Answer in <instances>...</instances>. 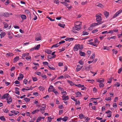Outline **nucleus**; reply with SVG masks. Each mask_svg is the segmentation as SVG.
I'll use <instances>...</instances> for the list:
<instances>
[{"label": "nucleus", "mask_w": 122, "mask_h": 122, "mask_svg": "<svg viewBox=\"0 0 122 122\" xmlns=\"http://www.w3.org/2000/svg\"><path fill=\"white\" fill-rule=\"evenodd\" d=\"M5 35V33L4 32H2L1 34H0L1 38H2Z\"/></svg>", "instance_id": "nucleus-24"}, {"label": "nucleus", "mask_w": 122, "mask_h": 122, "mask_svg": "<svg viewBox=\"0 0 122 122\" xmlns=\"http://www.w3.org/2000/svg\"><path fill=\"white\" fill-rule=\"evenodd\" d=\"M0 119L3 121H5V119L4 116L0 117Z\"/></svg>", "instance_id": "nucleus-39"}, {"label": "nucleus", "mask_w": 122, "mask_h": 122, "mask_svg": "<svg viewBox=\"0 0 122 122\" xmlns=\"http://www.w3.org/2000/svg\"><path fill=\"white\" fill-rule=\"evenodd\" d=\"M56 77L57 75H55L54 76H53L52 78L51 79V81H52L54 80L55 79V78ZM50 80H51V79H50Z\"/></svg>", "instance_id": "nucleus-44"}, {"label": "nucleus", "mask_w": 122, "mask_h": 122, "mask_svg": "<svg viewBox=\"0 0 122 122\" xmlns=\"http://www.w3.org/2000/svg\"><path fill=\"white\" fill-rule=\"evenodd\" d=\"M56 56V55H54L53 56H48V57L49 59H51L52 58H55Z\"/></svg>", "instance_id": "nucleus-51"}, {"label": "nucleus", "mask_w": 122, "mask_h": 122, "mask_svg": "<svg viewBox=\"0 0 122 122\" xmlns=\"http://www.w3.org/2000/svg\"><path fill=\"white\" fill-rule=\"evenodd\" d=\"M68 117L67 116H65L63 118V121L64 122H66L68 119Z\"/></svg>", "instance_id": "nucleus-22"}, {"label": "nucleus", "mask_w": 122, "mask_h": 122, "mask_svg": "<svg viewBox=\"0 0 122 122\" xmlns=\"http://www.w3.org/2000/svg\"><path fill=\"white\" fill-rule=\"evenodd\" d=\"M81 92H77L76 93V97H81Z\"/></svg>", "instance_id": "nucleus-17"}, {"label": "nucleus", "mask_w": 122, "mask_h": 122, "mask_svg": "<svg viewBox=\"0 0 122 122\" xmlns=\"http://www.w3.org/2000/svg\"><path fill=\"white\" fill-rule=\"evenodd\" d=\"M88 44L91 45H93L94 46H96V44L94 43L93 42H90L88 43Z\"/></svg>", "instance_id": "nucleus-56"}, {"label": "nucleus", "mask_w": 122, "mask_h": 122, "mask_svg": "<svg viewBox=\"0 0 122 122\" xmlns=\"http://www.w3.org/2000/svg\"><path fill=\"white\" fill-rule=\"evenodd\" d=\"M97 81L100 84L102 83L104 81V79H102V80H100L99 79H98L97 80Z\"/></svg>", "instance_id": "nucleus-19"}, {"label": "nucleus", "mask_w": 122, "mask_h": 122, "mask_svg": "<svg viewBox=\"0 0 122 122\" xmlns=\"http://www.w3.org/2000/svg\"><path fill=\"white\" fill-rule=\"evenodd\" d=\"M81 90H84L85 89H86V88L85 87H84V85H81Z\"/></svg>", "instance_id": "nucleus-42"}, {"label": "nucleus", "mask_w": 122, "mask_h": 122, "mask_svg": "<svg viewBox=\"0 0 122 122\" xmlns=\"http://www.w3.org/2000/svg\"><path fill=\"white\" fill-rule=\"evenodd\" d=\"M105 112L107 114V116L108 117H110L111 116L112 112L110 111L109 110H108Z\"/></svg>", "instance_id": "nucleus-5"}, {"label": "nucleus", "mask_w": 122, "mask_h": 122, "mask_svg": "<svg viewBox=\"0 0 122 122\" xmlns=\"http://www.w3.org/2000/svg\"><path fill=\"white\" fill-rule=\"evenodd\" d=\"M32 78L34 81H36L37 80V78L35 77H32Z\"/></svg>", "instance_id": "nucleus-40"}, {"label": "nucleus", "mask_w": 122, "mask_h": 122, "mask_svg": "<svg viewBox=\"0 0 122 122\" xmlns=\"http://www.w3.org/2000/svg\"><path fill=\"white\" fill-rule=\"evenodd\" d=\"M28 54H29L28 53L23 54L22 55V58L23 59H24V58L26 57V56L28 55Z\"/></svg>", "instance_id": "nucleus-28"}, {"label": "nucleus", "mask_w": 122, "mask_h": 122, "mask_svg": "<svg viewBox=\"0 0 122 122\" xmlns=\"http://www.w3.org/2000/svg\"><path fill=\"white\" fill-rule=\"evenodd\" d=\"M54 118H51V117H47L48 121L50 122L51 120V119H53Z\"/></svg>", "instance_id": "nucleus-43"}, {"label": "nucleus", "mask_w": 122, "mask_h": 122, "mask_svg": "<svg viewBox=\"0 0 122 122\" xmlns=\"http://www.w3.org/2000/svg\"><path fill=\"white\" fill-rule=\"evenodd\" d=\"M4 112L6 113H7L9 111V110L7 109H5L3 110Z\"/></svg>", "instance_id": "nucleus-48"}, {"label": "nucleus", "mask_w": 122, "mask_h": 122, "mask_svg": "<svg viewBox=\"0 0 122 122\" xmlns=\"http://www.w3.org/2000/svg\"><path fill=\"white\" fill-rule=\"evenodd\" d=\"M113 106L114 108H116L117 106L116 103H114L113 104Z\"/></svg>", "instance_id": "nucleus-63"}, {"label": "nucleus", "mask_w": 122, "mask_h": 122, "mask_svg": "<svg viewBox=\"0 0 122 122\" xmlns=\"http://www.w3.org/2000/svg\"><path fill=\"white\" fill-rule=\"evenodd\" d=\"M32 89H31L30 88V89H26L25 88H23L22 89V90L23 92H24V90H32Z\"/></svg>", "instance_id": "nucleus-47"}, {"label": "nucleus", "mask_w": 122, "mask_h": 122, "mask_svg": "<svg viewBox=\"0 0 122 122\" xmlns=\"http://www.w3.org/2000/svg\"><path fill=\"white\" fill-rule=\"evenodd\" d=\"M67 81L70 83L71 85L72 86L74 84V83L71 81L68 80Z\"/></svg>", "instance_id": "nucleus-34"}, {"label": "nucleus", "mask_w": 122, "mask_h": 122, "mask_svg": "<svg viewBox=\"0 0 122 122\" xmlns=\"http://www.w3.org/2000/svg\"><path fill=\"white\" fill-rule=\"evenodd\" d=\"M6 100H7V102L9 104H10L12 102V98L10 95L7 97Z\"/></svg>", "instance_id": "nucleus-3"}, {"label": "nucleus", "mask_w": 122, "mask_h": 122, "mask_svg": "<svg viewBox=\"0 0 122 122\" xmlns=\"http://www.w3.org/2000/svg\"><path fill=\"white\" fill-rule=\"evenodd\" d=\"M19 89L18 87H16L15 88V92L16 94L18 95L20 94V92L19 91Z\"/></svg>", "instance_id": "nucleus-12"}, {"label": "nucleus", "mask_w": 122, "mask_h": 122, "mask_svg": "<svg viewBox=\"0 0 122 122\" xmlns=\"http://www.w3.org/2000/svg\"><path fill=\"white\" fill-rule=\"evenodd\" d=\"M3 15L5 17H7L9 16V14L8 13L5 12L3 14Z\"/></svg>", "instance_id": "nucleus-13"}, {"label": "nucleus", "mask_w": 122, "mask_h": 122, "mask_svg": "<svg viewBox=\"0 0 122 122\" xmlns=\"http://www.w3.org/2000/svg\"><path fill=\"white\" fill-rule=\"evenodd\" d=\"M54 3L57 4H59V1L58 0H55L54 1Z\"/></svg>", "instance_id": "nucleus-55"}, {"label": "nucleus", "mask_w": 122, "mask_h": 122, "mask_svg": "<svg viewBox=\"0 0 122 122\" xmlns=\"http://www.w3.org/2000/svg\"><path fill=\"white\" fill-rule=\"evenodd\" d=\"M62 120L63 121V118L61 117H60L57 119L56 120L58 121H60Z\"/></svg>", "instance_id": "nucleus-60"}, {"label": "nucleus", "mask_w": 122, "mask_h": 122, "mask_svg": "<svg viewBox=\"0 0 122 122\" xmlns=\"http://www.w3.org/2000/svg\"><path fill=\"white\" fill-rule=\"evenodd\" d=\"M95 54H94L92 55L91 57H90V58L91 59H93V60L95 58Z\"/></svg>", "instance_id": "nucleus-50"}, {"label": "nucleus", "mask_w": 122, "mask_h": 122, "mask_svg": "<svg viewBox=\"0 0 122 122\" xmlns=\"http://www.w3.org/2000/svg\"><path fill=\"white\" fill-rule=\"evenodd\" d=\"M58 65L59 66H63V64L61 62H59L58 63Z\"/></svg>", "instance_id": "nucleus-57"}, {"label": "nucleus", "mask_w": 122, "mask_h": 122, "mask_svg": "<svg viewBox=\"0 0 122 122\" xmlns=\"http://www.w3.org/2000/svg\"><path fill=\"white\" fill-rule=\"evenodd\" d=\"M40 44L37 45L36 46L34 47L35 49V50H38L40 48Z\"/></svg>", "instance_id": "nucleus-25"}, {"label": "nucleus", "mask_w": 122, "mask_h": 122, "mask_svg": "<svg viewBox=\"0 0 122 122\" xmlns=\"http://www.w3.org/2000/svg\"><path fill=\"white\" fill-rule=\"evenodd\" d=\"M98 31V30H97L96 29L95 30H94L92 31V33H93L94 34L95 33H96Z\"/></svg>", "instance_id": "nucleus-61"}, {"label": "nucleus", "mask_w": 122, "mask_h": 122, "mask_svg": "<svg viewBox=\"0 0 122 122\" xmlns=\"http://www.w3.org/2000/svg\"><path fill=\"white\" fill-rule=\"evenodd\" d=\"M96 99H98V98H96ZM91 99L92 100V101H93V102L95 104V105L96 104V103L97 102V101L96 100H95L94 101V100H95L96 99V98H91Z\"/></svg>", "instance_id": "nucleus-31"}, {"label": "nucleus", "mask_w": 122, "mask_h": 122, "mask_svg": "<svg viewBox=\"0 0 122 122\" xmlns=\"http://www.w3.org/2000/svg\"><path fill=\"white\" fill-rule=\"evenodd\" d=\"M46 107V106L43 107H42V108H40V111L42 113H43L44 112V111L45 110V109Z\"/></svg>", "instance_id": "nucleus-10"}, {"label": "nucleus", "mask_w": 122, "mask_h": 122, "mask_svg": "<svg viewBox=\"0 0 122 122\" xmlns=\"http://www.w3.org/2000/svg\"><path fill=\"white\" fill-rule=\"evenodd\" d=\"M119 15V14H118L117 13V12L113 16V18H115L118 15Z\"/></svg>", "instance_id": "nucleus-52"}, {"label": "nucleus", "mask_w": 122, "mask_h": 122, "mask_svg": "<svg viewBox=\"0 0 122 122\" xmlns=\"http://www.w3.org/2000/svg\"><path fill=\"white\" fill-rule=\"evenodd\" d=\"M42 38L41 36H39L38 37H36L35 40L36 41L41 40Z\"/></svg>", "instance_id": "nucleus-9"}, {"label": "nucleus", "mask_w": 122, "mask_h": 122, "mask_svg": "<svg viewBox=\"0 0 122 122\" xmlns=\"http://www.w3.org/2000/svg\"><path fill=\"white\" fill-rule=\"evenodd\" d=\"M79 49L81 50V49L80 48V45L78 44L75 46L73 48V50L74 51H78Z\"/></svg>", "instance_id": "nucleus-2"}, {"label": "nucleus", "mask_w": 122, "mask_h": 122, "mask_svg": "<svg viewBox=\"0 0 122 122\" xmlns=\"http://www.w3.org/2000/svg\"><path fill=\"white\" fill-rule=\"evenodd\" d=\"M2 23L4 25V28L5 29L8 26V25L5 22H3Z\"/></svg>", "instance_id": "nucleus-8"}, {"label": "nucleus", "mask_w": 122, "mask_h": 122, "mask_svg": "<svg viewBox=\"0 0 122 122\" xmlns=\"http://www.w3.org/2000/svg\"><path fill=\"white\" fill-rule=\"evenodd\" d=\"M23 75L21 73H20L19 74V76L18 77V80H19L20 79L21 80L22 79H23Z\"/></svg>", "instance_id": "nucleus-15"}, {"label": "nucleus", "mask_w": 122, "mask_h": 122, "mask_svg": "<svg viewBox=\"0 0 122 122\" xmlns=\"http://www.w3.org/2000/svg\"><path fill=\"white\" fill-rule=\"evenodd\" d=\"M112 51L113 53L115 54H116L118 52V51H117L116 50L114 49L112 50Z\"/></svg>", "instance_id": "nucleus-41"}, {"label": "nucleus", "mask_w": 122, "mask_h": 122, "mask_svg": "<svg viewBox=\"0 0 122 122\" xmlns=\"http://www.w3.org/2000/svg\"><path fill=\"white\" fill-rule=\"evenodd\" d=\"M76 26H77V27H78V28H77V29L78 30H80V29L81 27V25H76Z\"/></svg>", "instance_id": "nucleus-53"}, {"label": "nucleus", "mask_w": 122, "mask_h": 122, "mask_svg": "<svg viewBox=\"0 0 122 122\" xmlns=\"http://www.w3.org/2000/svg\"><path fill=\"white\" fill-rule=\"evenodd\" d=\"M9 95L8 93H6L4 94L2 96L1 99H4L6 98H7V97L9 96Z\"/></svg>", "instance_id": "nucleus-6"}, {"label": "nucleus", "mask_w": 122, "mask_h": 122, "mask_svg": "<svg viewBox=\"0 0 122 122\" xmlns=\"http://www.w3.org/2000/svg\"><path fill=\"white\" fill-rule=\"evenodd\" d=\"M82 33L83 35H87L89 34L88 32L84 31Z\"/></svg>", "instance_id": "nucleus-38"}, {"label": "nucleus", "mask_w": 122, "mask_h": 122, "mask_svg": "<svg viewBox=\"0 0 122 122\" xmlns=\"http://www.w3.org/2000/svg\"><path fill=\"white\" fill-rule=\"evenodd\" d=\"M41 120V118L40 117H38L36 119V122H39Z\"/></svg>", "instance_id": "nucleus-59"}, {"label": "nucleus", "mask_w": 122, "mask_h": 122, "mask_svg": "<svg viewBox=\"0 0 122 122\" xmlns=\"http://www.w3.org/2000/svg\"><path fill=\"white\" fill-rule=\"evenodd\" d=\"M104 14L105 16L107 17L108 16L109 13L107 11H105L104 12Z\"/></svg>", "instance_id": "nucleus-35"}, {"label": "nucleus", "mask_w": 122, "mask_h": 122, "mask_svg": "<svg viewBox=\"0 0 122 122\" xmlns=\"http://www.w3.org/2000/svg\"><path fill=\"white\" fill-rule=\"evenodd\" d=\"M54 88L53 86L52 85H50L49 87L48 88V91L49 92H50L51 91V89H52V90Z\"/></svg>", "instance_id": "nucleus-16"}, {"label": "nucleus", "mask_w": 122, "mask_h": 122, "mask_svg": "<svg viewBox=\"0 0 122 122\" xmlns=\"http://www.w3.org/2000/svg\"><path fill=\"white\" fill-rule=\"evenodd\" d=\"M78 63L81 65H83L84 64V62L82 60H80L79 61Z\"/></svg>", "instance_id": "nucleus-46"}, {"label": "nucleus", "mask_w": 122, "mask_h": 122, "mask_svg": "<svg viewBox=\"0 0 122 122\" xmlns=\"http://www.w3.org/2000/svg\"><path fill=\"white\" fill-rule=\"evenodd\" d=\"M59 43L57 44H55L53 45L51 47V48H52L53 47H58L59 46Z\"/></svg>", "instance_id": "nucleus-26"}, {"label": "nucleus", "mask_w": 122, "mask_h": 122, "mask_svg": "<svg viewBox=\"0 0 122 122\" xmlns=\"http://www.w3.org/2000/svg\"><path fill=\"white\" fill-rule=\"evenodd\" d=\"M21 18L23 20H25L26 18V16L24 15H22L21 16Z\"/></svg>", "instance_id": "nucleus-21"}, {"label": "nucleus", "mask_w": 122, "mask_h": 122, "mask_svg": "<svg viewBox=\"0 0 122 122\" xmlns=\"http://www.w3.org/2000/svg\"><path fill=\"white\" fill-rule=\"evenodd\" d=\"M58 25L61 27L64 28L65 27V25L64 24L59 23L58 24Z\"/></svg>", "instance_id": "nucleus-32"}, {"label": "nucleus", "mask_w": 122, "mask_h": 122, "mask_svg": "<svg viewBox=\"0 0 122 122\" xmlns=\"http://www.w3.org/2000/svg\"><path fill=\"white\" fill-rule=\"evenodd\" d=\"M64 77V76H63L61 75V76H60L57 79H60L63 78Z\"/></svg>", "instance_id": "nucleus-62"}, {"label": "nucleus", "mask_w": 122, "mask_h": 122, "mask_svg": "<svg viewBox=\"0 0 122 122\" xmlns=\"http://www.w3.org/2000/svg\"><path fill=\"white\" fill-rule=\"evenodd\" d=\"M97 6L100 7H102L103 6V5L102 4L100 3H98L97 5Z\"/></svg>", "instance_id": "nucleus-58"}, {"label": "nucleus", "mask_w": 122, "mask_h": 122, "mask_svg": "<svg viewBox=\"0 0 122 122\" xmlns=\"http://www.w3.org/2000/svg\"><path fill=\"white\" fill-rule=\"evenodd\" d=\"M24 100L26 102H29L30 100V98H27V97L24 98Z\"/></svg>", "instance_id": "nucleus-29"}, {"label": "nucleus", "mask_w": 122, "mask_h": 122, "mask_svg": "<svg viewBox=\"0 0 122 122\" xmlns=\"http://www.w3.org/2000/svg\"><path fill=\"white\" fill-rule=\"evenodd\" d=\"M83 67V66H80L79 65H77V67L76 68V70L77 71L81 70Z\"/></svg>", "instance_id": "nucleus-7"}, {"label": "nucleus", "mask_w": 122, "mask_h": 122, "mask_svg": "<svg viewBox=\"0 0 122 122\" xmlns=\"http://www.w3.org/2000/svg\"><path fill=\"white\" fill-rule=\"evenodd\" d=\"M74 39L73 38H71L69 37H67L65 39V40L66 41H72Z\"/></svg>", "instance_id": "nucleus-11"}, {"label": "nucleus", "mask_w": 122, "mask_h": 122, "mask_svg": "<svg viewBox=\"0 0 122 122\" xmlns=\"http://www.w3.org/2000/svg\"><path fill=\"white\" fill-rule=\"evenodd\" d=\"M19 59V57L18 56H16L14 59V62H16L18 61Z\"/></svg>", "instance_id": "nucleus-14"}, {"label": "nucleus", "mask_w": 122, "mask_h": 122, "mask_svg": "<svg viewBox=\"0 0 122 122\" xmlns=\"http://www.w3.org/2000/svg\"><path fill=\"white\" fill-rule=\"evenodd\" d=\"M52 91L53 92L55 93L56 94H58V92L56 91V90L55 89H54Z\"/></svg>", "instance_id": "nucleus-37"}, {"label": "nucleus", "mask_w": 122, "mask_h": 122, "mask_svg": "<svg viewBox=\"0 0 122 122\" xmlns=\"http://www.w3.org/2000/svg\"><path fill=\"white\" fill-rule=\"evenodd\" d=\"M87 1H86L85 2H82L81 4L83 5H84L87 3Z\"/></svg>", "instance_id": "nucleus-64"}, {"label": "nucleus", "mask_w": 122, "mask_h": 122, "mask_svg": "<svg viewBox=\"0 0 122 122\" xmlns=\"http://www.w3.org/2000/svg\"><path fill=\"white\" fill-rule=\"evenodd\" d=\"M47 18H48L50 21H54L55 20V19H52L50 17H48V16L47 17Z\"/></svg>", "instance_id": "nucleus-54"}, {"label": "nucleus", "mask_w": 122, "mask_h": 122, "mask_svg": "<svg viewBox=\"0 0 122 122\" xmlns=\"http://www.w3.org/2000/svg\"><path fill=\"white\" fill-rule=\"evenodd\" d=\"M79 54L81 56H86L85 53L82 51H80L79 52Z\"/></svg>", "instance_id": "nucleus-18"}, {"label": "nucleus", "mask_w": 122, "mask_h": 122, "mask_svg": "<svg viewBox=\"0 0 122 122\" xmlns=\"http://www.w3.org/2000/svg\"><path fill=\"white\" fill-rule=\"evenodd\" d=\"M99 87L102 88L104 86V84L103 83H101L99 85Z\"/></svg>", "instance_id": "nucleus-49"}, {"label": "nucleus", "mask_w": 122, "mask_h": 122, "mask_svg": "<svg viewBox=\"0 0 122 122\" xmlns=\"http://www.w3.org/2000/svg\"><path fill=\"white\" fill-rule=\"evenodd\" d=\"M5 54L7 56H11L13 55V54L12 53H6Z\"/></svg>", "instance_id": "nucleus-36"}, {"label": "nucleus", "mask_w": 122, "mask_h": 122, "mask_svg": "<svg viewBox=\"0 0 122 122\" xmlns=\"http://www.w3.org/2000/svg\"><path fill=\"white\" fill-rule=\"evenodd\" d=\"M70 77L67 74H65L64 75V77L65 79L68 78Z\"/></svg>", "instance_id": "nucleus-45"}, {"label": "nucleus", "mask_w": 122, "mask_h": 122, "mask_svg": "<svg viewBox=\"0 0 122 122\" xmlns=\"http://www.w3.org/2000/svg\"><path fill=\"white\" fill-rule=\"evenodd\" d=\"M79 118L80 119H82L83 118H85V116L82 114H81L79 115Z\"/></svg>", "instance_id": "nucleus-20"}, {"label": "nucleus", "mask_w": 122, "mask_h": 122, "mask_svg": "<svg viewBox=\"0 0 122 122\" xmlns=\"http://www.w3.org/2000/svg\"><path fill=\"white\" fill-rule=\"evenodd\" d=\"M101 14H97L96 15V20L97 21H100L102 20V17L101 16Z\"/></svg>", "instance_id": "nucleus-1"}, {"label": "nucleus", "mask_w": 122, "mask_h": 122, "mask_svg": "<svg viewBox=\"0 0 122 122\" xmlns=\"http://www.w3.org/2000/svg\"><path fill=\"white\" fill-rule=\"evenodd\" d=\"M81 22L80 21H77L75 23V25H81Z\"/></svg>", "instance_id": "nucleus-30"}, {"label": "nucleus", "mask_w": 122, "mask_h": 122, "mask_svg": "<svg viewBox=\"0 0 122 122\" xmlns=\"http://www.w3.org/2000/svg\"><path fill=\"white\" fill-rule=\"evenodd\" d=\"M38 88L39 89V90L41 91H43L44 89V87L42 86H40Z\"/></svg>", "instance_id": "nucleus-27"}, {"label": "nucleus", "mask_w": 122, "mask_h": 122, "mask_svg": "<svg viewBox=\"0 0 122 122\" xmlns=\"http://www.w3.org/2000/svg\"><path fill=\"white\" fill-rule=\"evenodd\" d=\"M98 22L97 23H93L92 24V26H96L97 25H98L101 24L102 23L103 21H98Z\"/></svg>", "instance_id": "nucleus-4"}, {"label": "nucleus", "mask_w": 122, "mask_h": 122, "mask_svg": "<svg viewBox=\"0 0 122 122\" xmlns=\"http://www.w3.org/2000/svg\"><path fill=\"white\" fill-rule=\"evenodd\" d=\"M40 111L39 110L37 109L33 111L32 112V113L33 114H34L36 112H38Z\"/></svg>", "instance_id": "nucleus-33"}, {"label": "nucleus", "mask_w": 122, "mask_h": 122, "mask_svg": "<svg viewBox=\"0 0 122 122\" xmlns=\"http://www.w3.org/2000/svg\"><path fill=\"white\" fill-rule=\"evenodd\" d=\"M78 27H77V26H76V25H75V26L74 27H73V32H75V33L76 32L75 30H76L77 31H79V30H78L77 29L78 28Z\"/></svg>", "instance_id": "nucleus-23"}]
</instances>
